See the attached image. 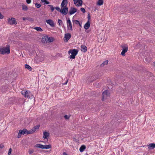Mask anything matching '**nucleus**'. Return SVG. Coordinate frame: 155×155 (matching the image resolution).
<instances>
[{
	"label": "nucleus",
	"mask_w": 155,
	"mask_h": 155,
	"mask_svg": "<svg viewBox=\"0 0 155 155\" xmlns=\"http://www.w3.org/2000/svg\"><path fill=\"white\" fill-rule=\"evenodd\" d=\"M90 27V22L87 21L84 26V28L85 29L87 30Z\"/></svg>",
	"instance_id": "13"
},
{
	"label": "nucleus",
	"mask_w": 155,
	"mask_h": 155,
	"mask_svg": "<svg viewBox=\"0 0 155 155\" xmlns=\"http://www.w3.org/2000/svg\"><path fill=\"white\" fill-rule=\"evenodd\" d=\"M24 91H21V94H23V95H24Z\"/></svg>",
	"instance_id": "52"
},
{
	"label": "nucleus",
	"mask_w": 155,
	"mask_h": 155,
	"mask_svg": "<svg viewBox=\"0 0 155 155\" xmlns=\"http://www.w3.org/2000/svg\"><path fill=\"white\" fill-rule=\"evenodd\" d=\"M78 24L80 26V27H82L81 24H80V23H79V24Z\"/></svg>",
	"instance_id": "53"
},
{
	"label": "nucleus",
	"mask_w": 155,
	"mask_h": 155,
	"mask_svg": "<svg viewBox=\"0 0 155 155\" xmlns=\"http://www.w3.org/2000/svg\"><path fill=\"white\" fill-rule=\"evenodd\" d=\"M80 10L81 11H82L83 13H84L86 12V11L85 9L84 8H81L80 9Z\"/></svg>",
	"instance_id": "37"
},
{
	"label": "nucleus",
	"mask_w": 155,
	"mask_h": 155,
	"mask_svg": "<svg viewBox=\"0 0 155 155\" xmlns=\"http://www.w3.org/2000/svg\"><path fill=\"white\" fill-rule=\"evenodd\" d=\"M58 23L60 25H61L62 23V21L61 19H58Z\"/></svg>",
	"instance_id": "39"
},
{
	"label": "nucleus",
	"mask_w": 155,
	"mask_h": 155,
	"mask_svg": "<svg viewBox=\"0 0 155 155\" xmlns=\"http://www.w3.org/2000/svg\"><path fill=\"white\" fill-rule=\"evenodd\" d=\"M78 50L76 49H70L68 52V54L71 53V55H70L69 58L71 59H74L75 56L78 54Z\"/></svg>",
	"instance_id": "2"
},
{
	"label": "nucleus",
	"mask_w": 155,
	"mask_h": 155,
	"mask_svg": "<svg viewBox=\"0 0 155 155\" xmlns=\"http://www.w3.org/2000/svg\"><path fill=\"white\" fill-rule=\"evenodd\" d=\"M34 133V132L33 130L32 129L31 130H29L28 131L27 130V134H31Z\"/></svg>",
	"instance_id": "32"
},
{
	"label": "nucleus",
	"mask_w": 155,
	"mask_h": 155,
	"mask_svg": "<svg viewBox=\"0 0 155 155\" xmlns=\"http://www.w3.org/2000/svg\"><path fill=\"white\" fill-rule=\"evenodd\" d=\"M47 40L48 42L49 43H50L53 41L54 38L52 37H49L47 36Z\"/></svg>",
	"instance_id": "23"
},
{
	"label": "nucleus",
	"mask_w": 155,
	"mask_h": 155,
	"mask_svg": "<svg viewBox=\"0 0 155 155\" xmlns=\"http://www.w3.org/2000/svg\"><path fill=\"white\" fill-rule=\"evenodd\" d=\"M64 117L66 119H68L70 117L68 116V115H65L64 116Z\"/></svg>",
	"instance_id": "42"
},
{
	"label": "nucleus",
	"mask_w": 155,
	"mask_h": 155,
	"mask_svg": "<svg viewBox=\"0 0 155 155\" xmlns=\"http://www.w3.org/2000/svg\"><path fill=\"white\" fill-rule=\"evenodd\" d=\"M22 134V132L21 131V130H20L18 134L17 137L18 138H20Z\"/></svg>",
	"instance_id": "27"
},
{
	"label": "nucleus",
	"mask_w": 155,
	"mask_h": 155,
	"mask_svg": "<svg viewBox=\"0 0 155 155\" xmlns=\"http://www.w3.org/2000/svg\"><path fill=\"white\" fill-rule=\"evenodd\" d=\"M67 23L68 30L69 29L72 31L73 30L72 23L69 18H68L67 21Z\"/></svg>",
	"instance_id": "7"
},
{
	"label": "nucleus",
	"mask_w": 155,
	"mask_h": 155,
	"mask_svg": "<svg viewBox=\"0 0 155 155\" xmlns=\"http://www.w3.org/2000/svg\"><path fill=\"white\" fill-rule=\"evenodd\" d=\"M74 140H75V141H76L77 142H78V140H77L76 139H75V138H74Z\"/></svg>",
	"instance_id": "54"
},
{
	"label": "nucleus",
	"mask_w": 155,
	"mask_h": 155,
	"mask_svg": "<svg viewBox=\"0 0 155 155\" xmlns=\"http://www.w3.org/2000/svg\"><path fill=\"white\" fill-rule=\"evenodd\" d=\"M68 80H67V81H66V82L65 83H64V84H67V83H68Z\"/></svg>",
	"instance_id": "51"
},
{
	"label": "nucleus",
	"mask_w": 155,
	"mask_h": 155,
	"mask_svg": "<svg viewBox=\"0 0 155 155\" xmlns=\"http://www.w3.org/2000/svg\"><path fill=\"white\" fill-rule=\"evenodd\" d=\"M77 9L74 7H71L69 11V13L70 15H72L77 12Z\"/></svg>",
	"instance_id": "10"
},
{
	"label": "nucleus",
	"mask_w": 155,
	"mask_h": 155,
	"mask_svg": "<svg viewBox=\"0 0 155 155\" xmlns=\"http://www.w3.org/2000/svg\"><path fill=\"white\" fill-rule=\"evenodd\" d=\"M35 6L36 8H39L41 7V5L40 4H38V3H35Z\"/></svg>",
	"instance_id": "36"
},
{
	"label": "nucleus",
	"mask_w": 155,
	"mask_h": 155,
	"mask_svg": "<svg viewBox=\"0 0 155 155\" xmlns=\"http://www.w3.org/2000/svg\"><path fill=\"white\" fill-rule=\"evenodd\" d=\"M87 18H88V21H90V20L91 19V16L90 15L89 13L88 14V16H87Z\"/></svg>",
	"instance_id": "43"
},
{
	"label": "nucleus",
	"mask_w": 155,
	"mask_h": 155,
	"mask_svg": "<svg viewBox=\"0 0 155 155\" xmlns=\"http://www.w3.org/2000/svg\"><path fill=\"white\" fill-rule=\"evenodd\" d=\"M108 62V61L107 60L105 61L100 65V66L102 67L104 66L105 65L107 64Z\"/></svg>",
	"instance_id": "26"
},
{
	"label": "nucleus",
	"mask_w": 155,
	"mask_h": 155,
	"mask_svg": "<svg viewBox=\"0 0 155 155\" xmlns=\"http://www.w3.org/2000/svg\"><path fill=\"white\" fill-rule=\"evenodd\" d=\"M41 1L43 3H44L45 4L48 5L50 3V2L47 0H41Z\"/></svg>",
	"instance_id": "30"
},
{
	"label": "nucleus",
	"mask_w": 155,
	"mask_h": 155,
	"mask_svg": "<svg viewBox=\"0 0 155 155\" xmlns=\"http://www.w3.org/2000/svg\"><path fill=\"white\" fill-rule=\"evenodd\" d=\"M55 8L59 12H60V11L61 9L58 7H55Z\"/></svg>",
	"instance_id": "38"
},
{
	"label": "nucleus",
	"mask_w": 155,
	"mask_h": 155,
	"mask_svg": "<svg viewBox=\"0 0 155 155\" xmlns=\"http://www.w3.org/2000/svg\"><path fill=\"white\" fill-rule=\"evenodd\" d=\"M40 127L39 125H37L35 126L33 128H32V129L33 130L34 132H35L36 130L38 129L39 127Z\"/></svg>",
	"instance_id": "24"
},
{
	"label": "nucleus",
	"mask_w": 155,
	"mask_h": 155,
	"mask_svg": "<svg viewBox=\"0 0 155 155\" xmlns=\"http://www.w3.org/2000/svg\"><path fill=\"white\" fill-rule=\"evenodd\" d=\"M72 21L73 24L74 23L77 25L79 24L80 22L78 20H73Z\"/></svg>",
	"instance_id": "34"
},
{
	"label": "nucleus",
	"mask_w": 155,
	"mask_h": 155,
	"mask_svg": "<svg viewBox=\"0 0 155 155\" xmlns=\"http://www.w3.org/2000/svg\"><path fill=\"white\" fill-rule=\"evenodd\" d=\"M26 2L28 4H30L31 2V0H26Z\"/></svg>",
	"instance_id": "46"
},
{
	"label": "nucleus",
	"mask_w": 155,
	"mask_h": 155,
	"mask_svg": "<svg viewBox=\"0 0 155 155\" xmlns=\"http://www.w3.org/2000/svg\"><path fill=\"white\" fill-rule=\"evenodd\" d=\"M145 60L146 62H149V61L150 60V58H145Z\"/></svg>",
	"instance_id": "41"
},
{
	"label": "nucleus",
	"mask_w": 155,
	"mask_h": 155,
	"mask_svg": "<svg viewBox=\"0 0 155 155\" xmlns=\"http://www.w3.org/2000/svg\"><path fill=\"white\" fill-rule=\"evenodd\" d=\"M41 41L42 42L44 43H46L48 42L47 40V36H43L41 39Z\"/></svg>",
	"instance_id": "16"
},
{
	"label": "nucleus",
	"mask_w": 155,
	"mask_h": 155,
	"mask_svg": "<svg viewBox=\"0 0 155 155\" xmlns=\"http://www.w3.org/2000/svg\"><path fill=\"white\" fill-rule=\"evenodd\" d=\"M35 147H37L40 148L42 149H48L51 148V145L50 144L48 145H43L39 144H37L35 145Z\"/></svg>",
	"instance_id": "4"
},
{
	"label": "nucleus",
	"mask_w": 155,
	"mask_h": 155,
	"mask_svg": "<svg viewBox=\"0 0 155 155\" xmlns=\"http://www.w3.org/2000/svg\"><path fill=\"white\" fill-rule=\"evenodd\" d=\"M121 46L122 48V51L121 52V54L123 56H124L125 55V53H126L128 50V47L123 45H122Z\"/></svg>",
	"instance_id": "5"
},
{
	"label": "nucleus",
	"mask_w": 155,
	"mask_h": 155,
	"mask_svg": "<svg viewBox=\"0 0 155 155\" xmlns=\"http://www.w3.org/2000/svg\"><path fill=\"white\" fill-rule=\"evenodd\" d=\"M8 23L11 25H13V24L16 25L17 24V22L15 20V19L13 18L8 19Z\"/></svg>",
	"instance_id": "6"
},
{
	"label": "nucleus",
	"mask_w": 155,
	"mask_h": 155,
	"mask_svg": "<svg viewBox=\"0 0 155 155\" xmlns=\"http://www.w3.org/2000/svg\"><path fill=\"white\" fill-rule=\"evenodd\" d=\"M10 46L9 45H6V47L0 48V54H8L10 53Z\"/></svg>",
	"instance_id": "1"
},
{
	"label": "nucleus",
	"mask_w": 155,
	"mask_h": 155,
	"mask_svg": "<svg viewBox=\"0 0 155 155\" xmlns=\"http://www.w3.org/2000/svg\"><path fill=\"white\" fill-rule=\"evenodd\" d=\"M30 93V91H24V96L26 98H28V95H29V94Z\"/></svg>",
	"instance_id": "19"
},
{
	"label": "nucleus",
	"mask_w": 155,
	"mask_h": 155,
	"mask_svg": "<svg viewBox=\"0 0 155 155\" xmlns=\"http://www.w3.org/2000/svg\"><path fill=\"white\" fill-rule=\"evenodd\" d=\"M23 20L24 21H25L26 20H28L30 21H33L34 20L32 18L30 17H23Z\"/></svg>",
	"instance_id": "18"
},
{
	"label": "nucleus",
	"mask_w": 155,
	"mask_h": 155,
	"mask_svg": "<svg viewBox=\"0 0 155 155\" xmlns=\"http://www.w3.org/2000/svg\"><path fill=\"white\" fill-rule=\"evenodd\" d=\"M29 94V95H28V97L30 99H32L34 98V95L32 94L30 92V93Z\"/></svg>",
	"instance_id": "33"
},
{
	"label": "nucleus",
	"mask_w": 155,
	"mask_h": 155,
	"mask_svg": "<svg viewBox=\"0 0 155 155\" xmlns=\"http://www.w3.org/2000/svg\"><path fill=\"white\" fill-rule=\"evenodd\" d=\"M86 148V146L84 145H82L80 147L79 150L81 152H82Z\"/></svg>",
	"instance_id": "20"
},
{
	"label": "nucleus",
	"mask_w": 155,
	"mask_h": 155,
	"mask_svg": "<svg viewBox=\"0 0 155 155\" xmlns=\"http://www.w3.org/2000/svg\"><path fill=\"white\" fill-rule=\"evenodd\" d=\"M86 155H87V153H86Z\"/></svg>",
	"instance_id": "55"
},
{
	"label": "nucleus",
	"mask_w": 155,
	"mask_h": 155,
	"mask_svg": "<svg viewBox=\"0 0 155 155\" xmlns=\"http://www.w3.org/2000/svg\"><path fill=\"white\" fill-rule=\"evenodd\" d=\"M61 8L62 9H61L60 12L64 15H67L68 12V8L65 6V7H64Z\"/></svg>",
	"instance_id": "8"
},
{
	"label": "nucleus",
	"mask_w": 155,
	"mask_h": 155,
	"mask_svg": "<svg viewBox=\"0 0 155 155\" xmlns=\"http://www.w3.org/2000/svg\"><path fill=\"white\" fill-rule=\"evenodd\" d=\"M74 2V4H76L78 3L77 0H73Z\"/></svg>",
	"instance_id": "49"
},
{
	"label": "nucleus",
	"mask_w": 155,
	"mask_h": 155,
	"mask_svg": "<svg viewBox=\"0 0 155 155\" xmlns=\"http://www.w3.org/2000/svg\"><path fill=\"white\" fill-rule=\"evenodd\" d=\"M12 151V149L11 148H10L9 149L8 152V155H10V154H11Z\"/></svg>",
	"instance_id": "40"
},
{
	"label": "nucleus",
	"mask_w": 155,
	"mask_h": 155,
	"mask_svg": "<svg viewBox=\"0 0 155 155\" xmlns=\"http://www.w3.org/2000/svg\"><path fill=\"white\" fill-rule=\"evenodd\" d=\"M34 152L33 150H29L28 151L29 154H31L33 153Z\"/></svg>",
	"instance_id": "45"
},
{
	"label": "nucleus",
	"mask_w": 155,
	"mask_h": 155,
	"mask_svg": "<svg viewBox=\"0 0 155 155\" xmlns=\"http://www.w3.org/2000/svg\"><path fill=\"white\" fill-rule=\"evenodd\" d=\"M22 9L23 10L26 11L28 10V8L26 5H22Z\"/></svg>",
	"instance_id": "29"
},
{
	"label": "nucleus",
	"mask_w": 155,
	"mask_h": 155,
	"mask_svg": "<svg viewBox=\"0 0 155 155\" xmlns=\"http://www.w3.org/2000/svg\"><path fill=\"white\" fill-rule=\"evenodd\" d=\"M49 136V133L48 132H45L43 133V138L47 139V137Z\"/></svg>",
	"instance_id": "15"
},
{
	"label": "nucleus",
	"mask_w": 155,
	"mask_h": 155,
	"mask_svg": "<svg viewBox=\"0 0 155 155\" xmlns=\"http://www.w3.org/2000/svg\"><path fill=\"white\" fill-rule=\"evenodd\" d=\"M78 4H77V6H79L82 5L83 3V1L82 0H77Z\"/></svg>",
	"instance_id": "21"
},
{
	"label": "nucleus",
	"mask_w": 155,
	"mask_h": 155,
	"mask_svg": "<svg viewBox=\"0 0 155 155\" xmlns=\"http://www.w3.org/2000/svg\"><path fill=\"white\" fill-rule=\"evenodd\" d=\"M67 0H63L61 5V8H62L64 7H65V6H67Z\"/></svg>",
	"instance_id": "12"
},
{
	"label": "nucleus",
	"mask_w": 155,
	"mask_h": 155,
	"mask_svg": "<svg viewBox=\"0 0 155 155\" xmlns=\"http://www.w3.org/2000/svg\"><path fill=\"white\" fill-rule=\"evenodd\" d=\"M102 97L101 100L103 101L105 99H107V97L110 96V93L108 90H106L102 93Z\"/></svg>",
	"instance_id": "3"
},
{
	"label": "nucleus",
	"mask_w": 155,
	"mask_h": 155,
	"mask_svg": "<svg viewBox=\"0 0 155 155\" xmlns=\"http://www.w3.org/2000/svg\"><path fill=\"white\" fill-rule=\"evenodd\" d=\"M63 155H68L66 152H64L63 153Z\"/></svg>",
	"instance_id": "50"
},
{
	"label": "nucleus",
	"mask_w": 155,
	"mask_h": 155,
	"mask_svg": "<svg viewBox=\"0 0 155 155\" xmlns=\"http://www.w3.org/2000/svg\"><path fill=\"white\" fill-rule=\"evenodd\" d=\"M3 18V15L0 13V19H2Z\"/></svg>",
	"instance_id": "47"
},
{
	"label": "nucleus",
	"mask_w": 155,
	"mask_h": 155,
	"mask_svg": "<svg viewBox=\"0 0 155 155\" xmlns=\"http://www.w3.org/2000/svg\"><path fill=\"white\" fill-rule=\"evenodd\" d=\"M34 29L38 31H43L42 29L40 27H36L34 28Z\"/></svg>",
	"instance_id": "22"
},
{
	"label": "nucleus",
	"mask_w": 155,
	"mask_h": 155,
	"mask_svg": "<svg viewBox=\"0 0 155 155\" xmlns=\"http://www.w3.org/2000/svg\"><path fill=\"white\" fill-rule=\"evenodd\" d=\"M25 68L29 70L30 71H31L32 70V68L29 65L27 64H25Z\"/></svg>",
	"instance_id": "25"
},
{
	"label": "nucleus",
	"mask_w": 155,
	"mask_h": 155,
	"mask_svg": "<svg viewBox=\"0 0 155 155\" xmlns=\"http://www.w3.org/2000/svg\"><path fill=\"white\" fill-rule=\"evenodd\" d=\"M103 0H98L97 2V4L99 5H101L103 4Z\"/></svg>",
	"instance_id": "28"
},
{
	"label": "nucleus",
	"mask_w": 155,
	"mask_h": 155,
	"mask_svg": "<svg viewBox=\"0 0 155 155\" xmlns=\"http://www.w3.org/2000/svg\"><path fill=\"white\" fill-rule=\"evenodd\" d=\"M4 147V146L3 144H1L0 145V148H3Z\"/></svg>",
	"instance_id": "48"
},
{
	"label": "nucleus",
	"mask_w": 155,
	"mask_h": 155,
	"mask_svg": "<svg viewBox=\"0 0 155 155\" xmlns=\"http://www.w3.org/2000/svg\"><path fill=\"white\" fill-rule=\"evenodd\" d=\"M48 6L50 7V9L51 10V12H52L54 11L55 8L52 5H48Z\"/></svg>",
	"instance_id": "35"
},
{
	"label": "nucleus",
	"mask_w": 155,
	"mask_h": 155,
	"mask_svg": "<svg viewBox=\"0 0 155 155\" xmlns=\"http://www.w3.org/2000/svg\"><path fill=\"white\" fill-rule=\"evenodd\" d=\"M148 148L149 150L153 149L155 148V143H151L148 145Z\"/></svg>",
	"instance_id": "14"
},
{
	"label": "nucleus",
	"mask_w": 155,
	"mask_h": 155,
	"mask_svg": "<svg viewBox=\"0 0 155 155\" xmlns=\"http://www.w3.org/2000/svg\"><path fill=\"white\" fill-rule=\"evenodd\" d=\"M21 131L22 132V135H24L25 134L27 133V130L26 129L24 128L23 130H21Z\"/></svg>",
	"instance_id": "31"
},
{
	"label": "nucleus",
	"mask_w": 155,
	"mask_h": 155,
	"mask_svg": "<svg viewBox=\"0 0 155 155\" xmlns=\"http://www.w3.org/2000/svg\"><path fill=\"white\" fill-rule=\"evenodd\" d=\"M100 77V76H99V75L97 76V77H95V78H94V76L93 77V78H94V80H93V81L94 80H96V79L98 78H99Z\"/></svg>",
	"instance_id": "44"
},
{
	"label": "nucleus",
	"mask_w": 155,
	"mask_h": 155,
	"mask_svg": "<svg viewBox=\"0 0 155 155\" xmlns=\"http://www.w3.org/2000/svg\"><path fill=\"white\" fill-rule=\"evenodd\" d=\"M81 50L83 51L84 52H86L87 50V48L85 45H81Z\"/></svg>",
	"instance_id": "17"
},
{
	"label": "nucleus",
	"mask_w": 155,
	"mask_h": 155,
	"mask_svg": "<svg viewBox=\"0 0 155 155\" xmlns=\"http://www.w3.org/2000/svg\"><path fill=\"white\" fill-rule=\"evenodd\" d=\"M71 35L70 33H67L65 34L64 37V41L67 42L68 40L71 38Z\"/></svg>",
	"instance_id": "9"
},
{
	"label": "nucleus",
	"mask_w": 155,
	"mask_h": 155,
	"mask_svg": "<svg viewBox=\"0 0 155 155\" xmlns=\"http://www.w3.org/2000/svg\"><path fill=\"white\" fill-rule=\"evenodd\" d=\"M47 23L49 25L52 27L55 26L54 21L51 19H48L46 20Z\"/></svg>",
	"instance_id": "11"
}]
</instances>
